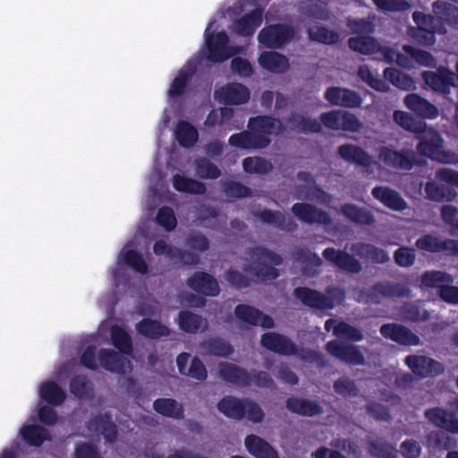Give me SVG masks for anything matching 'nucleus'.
Returning a JSON list of instances; mask_svg holds the SVG:
<instances>
[{
	"label": "nucleus",
	"mask_w": 458,
	"mask_h": 458,
	"mask_svg": "<svg viewBox=\"0 0 458 458\" xmlns=\"http://www.w3.org/2000/svg\"><path fill=\"white\" fill-rule=\"evenodd\" d=\"M338 156L345 162L354 164L361 167H369L372 164L371 156L361 147L345 143L338 147Z\"/></svg>",
	"instance_id": "24"
},
{
	"label": "nucleus",
	"mask_w": 458,
	"mask_h": 458,
	"mask_svg": "<svg viewBox=\"0 0 458 458\" xmlns=\"http://www.w3.org/2000/svg\"><path fill=\"white\" fill-rule=\"evenodd\" d=\"M325 349L331 356L347 364L361 366L366 363L365 357L357 345L331 340L326 344Z\"/></svg>",
	"instance_id": "7"
},
{
	"label": "nucleus",
	"mask_w": 458,
	"mask_h": 458,
	"mask_svg": "<svg viewBox=\"0 0 458 458\" xmlns=\"http://www.w3.org/2000/svg\"><path fill=\"white\" fill-rule=\"evenodd\" d=\"M153 409L158 414L174 420L184 418V408L182 403L173 398H157L153 402Z\"/></svg>",
	"instance_id": "36"
},
{
	"label": "nucleus",
	"mask_w": 458,
	"mask_h": 458,
	"mask_svg": "<svg viewBox=\"0 0 458 458\" xmlns=\"http://www.w3.org/2000/svg\"><path fill=\"white\" fill-rule=\"evenodd\" d=\"M307 32L310 40L324 45H335L340 40V35L337 31L323 25L318 26L316 30L309 28Z\"/></svg>",
	"instance_id": "50"
},
{
	"label": "nucleus",
	"mask_w": 458,
	"mask_h": 458,
	"mask_svg": "<svg viewBox=\"0 0 458 458\" xmlns=\"http://www.w3.org/2000/svg\"><path fill=\"white\" fill-rule=\"evenodd\" d=\"M333 334L338 338L351 342H360L364 339V335L361 329L345 321L338 322L334 327Z\"/></svg>",
	"instance_id": "52"
},
{
	"label": "nucleus",
	"mask_w": 458,
	"mask_h": 458,
	"mask_svg": "<svg viewBox=\"0 0 458 458\" xmlns=\"http://www.w3.org/2000/svg\"><path fill=\"white\" fill-rule=\"evenodd\" d=\"M384 77L391 84L403 90H411L415 87V82L410 75L395 68H386Z\"/></svg>",
	"instance_id": "48"
},
{
	"label": "nucleus",
	"mask_w": 458,
	"mask_h": 458,
	"mask_svg": "<svg viewBox=\"0 0 458 458\" xmlns=\"http://www.w3.org/2000/svg\"><path fill=\"white\" fill-rule=\"evenodd\" d=\"M20 434L30 446H41L46 440L49 439L47 430L39 425H24Z\"/></svg>",
	"instance_id": "40"
},
{
	"label": "nucleus",
	"mask_w": 458,
	"mask_h": 458,
	"mask_svg": "<svg viewBox=\"0 0 458 458\" xmlns=\"http://www.w3.org/2000/svg\"><path fill=\"white\" fill-rule=\"evenodd\" d=\"M178 326L188 334H196L202 327L203 318L200 315L190 310H181L178 313Z\"/></svg>",
	"instance_id": "46"
},
{
	"label": "nucleus",
	"mask_w": 458,
	"mask_h": 458,
	"mask_svg": "<svg viewBox=\"0 0 458 458\" xmlns=\"http://www.w3.org/2000/svg\"><path fill=\"white\" fill-rule=\"evenodd\" d=\"M425 83L434 91L448 95L451 88L454 87V73L449 69L439 70L438 72L426 71L422 72Z\"/></svg>",
	"instance_id": "17"
},
{
	"label": "nucleus",
	"mask_w": 458,
	"mask_h": 458,
	"mask_svg": "<svg viewBox=\"0 0 458 458\" xmlns=\"http://www.w3.org/2000/svg\"><path fill=\"white\" fill-rule=\"evenodd\" d=\"M352 250L360 257L365 258L372 263L386 264L390 261L388 252L372 243L358 242Z\"/></svg>",
	"instance_id": "35"
},
{
	"label": "nucleus",
	"mask_w": 458,
	"mask_h": 458,
	"mask_svg": "<svg viewBox=\"0 0 458 458\" xmlns=\"http://www.w3.org/2000/svg\"><path fill=\"white\" fill-rule=\"evenodd\" d=\"M428 199L437 202L452 201L456 197V191L436 182H428L424 188Z\"/></svg>",
	"instance_id": "42"
},
{
	"label": "nucleus",
	"mask_w": 458,
	"mask_h": 458,
	"mask_svg": "<svg viewBox=\"0 0 458 458\" xmlns=\"http://www.w3.org/2000/svg\"><path fill=\"white\" fill-rule=\"evenodd\" d=\"M195 170L197 175L202 179H217L221 176L219 167L206 157L195 161Z\"/></svg>",
	"instance_id": "56"
},
{
	"label": "nucleus",
	"mask_w": 458,
	"mask_h": 458,
	"mask_svg": "<svg viewBox=\"0 0 458 458\" xmlns=\"http://www.w3.org/2000/svg\"><path fill=\"white\" fill-rule=\"evenodd\" d=\"M193 72L181 70L173 80L168 95L170 98H179L183 95L186 88L191 82Z\"/></svg>",
	"instance_id": "55"
},
{
	"label": "nucleus",
	"mask_w": 458,
	"mask_h": 458,
	"mask_svg": "<svg viewBox=\"0 0 458 458\" xmlns=\"http://www.w3.org/2000/svg\"><path fill=\"white\" fill-rule=\"evenodd\" d=\"M369 453L377 458H397L396 449L386 441L372 440L368 443Z\"/></svg>",
	"instance_id": "57"
},
{
	"label": "nucleus",
	"mask_w": 458,
	"mask_h": 458,
	"mask_svg": "<svg viewBox=\"0 0 458 458\" xmlns=\"http://www.w3.org/2000/svg\"><path fill=\"white\" fill-rule=\"evenodd\" d=\"M291 129L298 133H319L322 131L321 123L314 118L298 113H293L287 117Z\"/></svg>",
	"instance_id": "33"
},
{
	"label": "nucleus",
	"mask_w": 458,
	"mask_h": 458,
	"mask_svg": "<svg viewBox=\"0 0 458 458\" xmlns=\"http://www.w3.org/2000/svg\"><path fill=\"white\" fill-rule=\"evenodd\" d=\"M89 427L103 435L106 442L114 443L117 439V426L112 420L109 412L98 414L89 420Z\"/></svg>",
	"instance_id": "32"
},
{
	"label": "nucleus",
	"mask_w": 458,
	"mask_h": 458,
	"mask_svg": "<svg viewBox=\"0 0 458 458\" xmlns=\"http://www.w3.org/2000/svg\"><path fill=\"white\" fill-rule=\"evenodd\" d=\"M440 216L447 225L452 234L458 236V208L452 204L443 205L440 208Z\"/></svg>",
	"instance_id": "59"
},
{
	"label": "nucleus",
	"mask_w": 458,
	"mask_h": 458,
	"mask_svg": "<svg viewBox=\"0 0 458 458\" xmlns=\"http://www.w3.org/2000/svg\"><path fill=\"white\" fill-rule=\"evenodd\" d=\"M394 122L407 131L415 133L416 135L420 132H423L426 123L417 121L411 114L406 112L397 110L394 113Z\"/></svg>",
	"instance_id": "51"
},
{
	"label": "nucleus",
	"mask_w": 458,
	"mask_h": 458,
	"mask_svg": "<svg viewBox=\"0 0 458 458\" xmlns=\"http://www.w3.org/2000/svg\"><path fill=\"white\" fill-rule=\"evenodd\" d=\"M372 292L383 297L409 296L411 290L404 284L391 282H378L372 286Z\"/></svg>",
	"instance_id": "44"
},
{
	"label": "nucleus",
	"mask_w": 458,
	"mask_h": 458,
	"mask_svg": "<svg viewBox=\"0 0 458 458\" xmlns=\"http://www.w3.org/2000/svg\"><path fill=\"white\" fill-rule=\"evenodd\" d=\"M285 407L289 411L303 417H314L324 413V408L320 403L306 398L288 397Z\"/></svg>",
	"instance_id": "22"
},
{
	"label": "nucleus",
	"mask_w": 458,
	"mask_h": 458,
	"mask_svg": "<svg viewBox=\"0 0 458 458\" xmlns=\"http://www.w3.org/2000/svg\"><path fill=\"white\" fill-rule=\"evenodd\" d=\"M39 395L44 401L54 406L62 404L66 398L65 392L55 381H47L42 384Z\"/></svg>",
	"instance_id": "41"
},
{
	"label": "nucleus",
	"mask_w": 458,
	"mask_h": 458,
	"mask_svg": "<svg viewBox=\"0 0 458 458\" xmlns=\"http://www.w3.org/2000/svg\"><path fill=\"white\" fill-rule=\"evenodd\" d=\"M324 98L332 106L345 108L360 107L363 101L361 96L355 90L338 86H331L327 88L324 94Z\"/></svg>",
	"instance_id": "11"
},
{
	"label": "nucleus",
	"mask_w": 458,
	"mask_h": 458,
	"mask_svg": "<svg viewBox=\"0 0 458 458\" xmlns=\"http://www.w3.org/2000/svg\"><path fill=\"white\" fill-rule=\"evenodd\" d=\"M242 167L248 174H266L272 170V164L261 157H248L242 160Z\"/></svg>",
	"instance_id": "53"
},
{
	"label": "nucleus",
	"mask_w": 458,
	"mask_h": 458,
	"mask_svg": "<svg viewBox=\"0 0 458 458\" xmlns=\"http://www.w3.org/2000/svg\"><path fill=\"white\" fill-rule=\"evenodd\" d=\"M175 140L181 147L191 148L199 140L197 129L187 121H180L174 131Z\"/></svg>",
	"instance_id": "38"
},
{
	"label": "nucleus",
	"mask_w": 458,
	"mask_h": 458,
	"mask_svg": "<svg viewBox=\"0 0 458 458\" xmlns=\"http://www.w3.org/2000/svg\"><path fill=\"white\" fill-rule=\"evenodd\" d=\"M123 261L136 272L145 275L148 273V265L143 256L135 250H128L123 253Z\"/></svg>",
	"instance_id": "63"
},
{
	"label": "nucleus",
	"mask_w": 458,
	"mask_h": 458,
	"mask_svg": "<svg viewBox=\"0 0 458 458\" xmlns=\"http://www.w3.org/2000/svg\"><path fill=\"white\" fill-rule=\"evenodd\" d=\"M246 254L253 265L247 266L244 270L253 274L259 281L267 282L279 277V270L276 266L283 263L280 254L262 246L247 249Z\"/></svg>",
	"instance_id": "1"
},
{
	"label": "nucleus",
	"mask_w": 458,
	"mask_h": 458,
	"mask_svg": "<svg viewBox=\"0 0 458 458\" xmlns=\"http://www.w3.org/2000/svg\"><path fill=\"white\" fill-rule=\"evenodd\" d=\"M245 399L233 395L224 396L216 404V408L226 418L242 420L245 417Z\"/></svg>",
	"instance_id": "30"
},
{
	"label": "nucleus",
	"mask_w": 458,
	"mask_h": 458,
	"mask_svg": "<svg viewBox=\"0 0 458 458\" xmlns=\"http://www.w3.org/2000/svg\"><path fill=\"white\" fill-rule=\"evenodd\" d=\"M230 146L241 149H263L271 143L269 138H265L250 130L232 134L228 139Z\"/></svg>",
	"instance_id": "20"
},
{
	"label": "nucleus",
	"mask_w": 458,
	"mask_h": 458,
	"mask_svg": "<svg viewBox=\"0 0 458 458\" xmlns=\"http://www.w3.org/2000/svg\"><path fill=\"white\" fill-rule=\"evenodd\" d=\"M378 158L386 166L403 171H411L414 166H424L425 160H419L417 153L411 148L395 150L390 147H382L379 149Z\"/></svg>",
	"instance_id": "3"
},
{
	"label": "nucleus",
	"mask_w": 458,
	"mask_h": 458,
	"mask_svg": "<svg viewBox=\"0 0 458 458\" xmlns=\"http://www.w3.org/2000/svg\"><path fill=\"white\" fill-rule=\"evenodd\" d=\"M415 245L418 249L428 252L438 253L446 251L454 256L458 255V240H441L437 236L425 234L416 241Z\"/></svg>",
	"instance_id": "16"
},
{
	"label": "nucleus",
	"mask_w": 458,
	"mask_h": 458,
	"mask_svg": "<svg viewBox=\"0 0 458 458\" xmlns=\"http://www.w3.org/2000/svg\"><path fill=\"white\" fill-rule=\"evenodd\" d=\"M215 97L225 105H242L249 101L250 90L241 83H227L216 90Z\"/></svg>",
	"instance_id": "18"
},
{
	"label": "nucleus",
	"mask_w": 458,
	"mask_h": 458,
	"mask_svg": "<svg viewBox=\"0 0 458 458\" xmlns=\"http://www.w3.org/2000/svg\"><path fill=\"white\" fill-rule=\"evenodd\" d=\"M292 213L307 225H330L333 223L331 215L315 205L304 202L294 203L291 208Z\"/></svg>",
	"instance_id": "8"
},
{
	"label": "nucleus",
	"mask_w": 458,
	"mask_h": 458,
	"mask_svg": "<svg viewBox=\"0 0 458 458\" xmlns=\"http://www.w3.org/2000/svg\"><path fill=\"white\" fill-rule=\"evenodd\" d=\"M98 358L100 366L110 372H123L124 359L115 351L102 348L99 350Z\"/></svg>",
	"instance_id": "39"
},
{
	"label": "nucleus",
	"mask_w": 458,
	"mask_h": 458,
	"mask_svg": "<svg viewBox=\"0 0 458 458\" xmlns=\"http://www.w3.org/2000/svg\"><path fill=\"white\" fill-rule=\"evenodd\" d=\"M110 335L113 345L122 353L131 354L132 352V341L130 335L120 326H112Z\"/></svg>",
	"instance_id": "47"
},
{
	"label": "nucleus",
	"mask_w": 458,
	"mask_h": 458,
	"mask_svg": "<svg viewBox=\"0 0 458 458\" xmlns=\"http://www.w3.org/2000/svg\"><path fill=\"white\" fill-rule=\"evenodd\" d=\"M341 214L347 220L357 225L371 226L376 223V217L372 211L353 203L342 204Z\"/></svg>",
	"instance_id": "25"
},
{
	"label": "nucleus",
	"mask_w": 458,
	"mask_h": 458,
	"mask_svg": "<svg viewBox=\"0 0 458 458\" xmlns=\"http://www.w3.org/2000/svg\"><path fill=\"white\" fill-rule=\"evenodd\" d=\"M404 104L409 110L424 119L433 120L439 114L434 104L415 93L407 95L404 98Z\"/></svg>",
	"instance_id": "23"
},
{
	"label": "nucleus",
	"mask_w": 458,
	"mask_h": 458,
	"mask_svg": "<svg viewBox=\"0 0 458 458\" xmlns=\"http://www.w3.org/2000/svg\"><path fill=\"white\" fill-rule=\"evenodd\" d=\"M259 65L273 73H284L289 69L288 58L277 52H263L259 57Z\"/></svg>",
	"instance_id": "34"
},
{
	"label": "nucleus",
	"mask_w": 458,
	"mask_h": 458,
	"mask_svg": "<svg viewBox=\"0 0 458 458\" xmlns=\"http://www.w3.org/2000/svg\"><path fill=\"white\" fill-rule=\"evenodd\" d=\"M258 216L264 224L273 225L282 231L293 232L298 227L293 218L286 217L278 210L265 208L259 213Z\"/></svg>",
	"instance_id": "31"
},
{
	"label": "nucleus",
	"mask_w": 458,
	"mask_h": 458,
	"mask_svg": "<svg viewBox=\"0 0 458 458\" xmlns=\"http://www.w3.org/2000/svg\"><path fill=\"white\" fill-rule=\"evenodd\" d=\"M404 364L419 378L435 377L445 372V366L425 355L410 354L405 357Z\"/></svg>",
	"instance_id": "6"
},
{
	"label": "nucleus",
	"mask_w": 458,
	"mask_h": 458,
	"mask_svg": "<svg viewBox=\"0 0 458 458\" xmlns=\"http://www.w3.org/2000/svg\"><path fill=\"white\" fill-rule=\"evenodd\" d=\"M322 256L327 262L344 272L359 274L362 270L360 261L344 250L328 247L323 250Z\"/></svg>",
	"instance_id": "10"
},
{
	"label": "nucleus",
	"mask_w": 458,
	"mask_h": 458,
	"mask_svg": "<svg viewBox=\"0 0 458 458\" xmlns=\"http://www.w3.org/2000/svg\"><path fill=\"white\" fill-rule=\"evenodd\" d=\"M394 260L401 267H411L416 260V251L413 248L401 246L394 252Z\"/></svg>",
	"instance_id": "64"
},
{
	"label": "nucleus",
	"mask_w": 458,
	"mask_h": 458,
	"mask_svg": "<svg viewBox=\"0 0 458 458\" xmlns=\"http://www.w3.org/2000/svg\"><path fill=\"white\" fill-rule=\"evenodd\" d=\"M234 315L238 319L246 324L258 326L262 311L248 304H238L234 308Z\"/></svg>",
	"instance_id": "54"
},
{
	"label": "nucleus",
	"mask_w": 458,
	"mask_h": 458,
	"mask_svg": "<svg viewBox=\"0 0 458 458\" xmlns=\"http://www.w3.org/2000/svg\"><path fill=\"white\" fill-rule=\"evenodd\" d=\"M205 31V42L208 51V60L211 63H223L233 56L236 51L229 47V37L224 30L216 33H208L209 27Z\"/></svg>",
	"instance_id": "5"
},
{
	"label": "nucleus",
	"mask_w": 458,
	"mask_h": 458,
	"mask_svg": "<svg viewBox=\"0 0 458 458\" xmlns=\"http://www.w3.org/2000/svg\"><path fill=\"white\" fill-rule=\"evenodd\" d=\"M247 451L255 458H279L277 451L262 437L250 434L245 437Z\"/></svg>",
	"instance_id": "26"
},
{
	"label": "nucleus",
	"mask_w": 458,
	"mask_h": 458,
	"mask_svg": "<svg viewBox=\"0 0 458 458\" xmlns=\"http://www.w3.org/2000/svg\"><path fill=\"white\" fill-rule=\"evenodd\" d=\"M248 128L252 133L268 138L271 134H281L285 128L279 119L271 115H257L250 117L248 122Z\"/></svg>",
	"instance_id": "19"
},
{
	"label": "nucleus",
	"mask_w": 458,
	"mask_h": 458,
	"mask_svg": "<svg viewBox=\"0 0 458 458\" xmlns=\"http://www.w3.org/2000/svg\"><path fill=\"white\" fill-rule=\"evenodd\" d=\"M293 296L305 306L318 310H332L335 307L334 301L318 290L299 286L293 290Z\"/></svg>",
	"instance_id": "14"
},
{
	"label": "nucleus",
	"mask_w": 458,
	"mask_h": 458,
	"mask_svg": "<svg viewBox=\"0 0 458 458\" xmlns=\"http://www.w3.org/2000/svg\"><path fill=\"white\" fill-rule=\"evenodd\" d=\"M381 335L400 345L418 346L421 344L419 335L407 327L397 323L383 324L379 329Z\"/></svg>",
	"instance_id": "9"
},
{
	"label": "nucleus",
	"mask_w": 458,
	"mask_h": 458,
	"mask_svg": "<svg viewBox=\"0 0 458 458\" xmlns=\"http://www.w3.org/2000/svg\"><path fill=\"white\" fill-rule=\"evenodd\" d=\"M223 191L226 197L232 199L248 198L252 194L250 187L235 181L225 182L223 183Z\"/></svg>",
	"instance_id": "61"
},
{
	"label": "nucleus",
	"mask_w": 458,
	"mask_h": 458,
	"mask_svg": "<svg viewBox=\"0 0 458 458\" xmlns=\"http://www.w3.org/2000/svg\"><path fill=\"white\" fill-rule=\"evenodd\" d=\"M190 289L204 296L216 297L220 293L217 280L204 271H196L187 279Z\"/></svg>",
	"instance_id": "15"
},
{
	"label": "nucleus",
	"mask_w": 458,
	"mask_h": 458,
	"mask_svg": "<svg viewBox=\"0 0 458 458\" xmlns=\"http://www.w3.org/2000/svg\"><path fill=\"white\" fill-rule=\"evenodd\" d=\"M453 282L454 278L451 275L438 270L426 271L420 276L421 285L425 288H437L440 290L441 286Z\"/></svg>",
	"instance_id": "49"
},
{
	"label": "nucleus",
	"mask_w": 458,
	"mask_h": 458,
	"mask_svg": "<svg viewBox=\"0 0 458 458\" xmlns=\"http://www.w3.org/2000/svg\"><path fill=\"white\" fill-rule=\"evenodd\" d=\"M199 348L201 354L216 357L226 358L233 352V345L218 336L201 341Z\"/></svg>",
	"instance_id": "29"
},
{
	"label": "nucleus",
	"mask_w": 458,
	"mask_h": 458,
	"mask_svg": "<svg viewBox=\"0 0 458 458\" xmlns=\"http://www.w3.org/2000/svg\"><path fill=\"white\" fill-rule=\"evenodd\" d=\"M262 8H255L238 19L235 22V31L238 35L249 37L254 34L263 21Z\"/></svg>",
	"instance_id": "28"
},
{
	"label": "nucleus",
	"mask_w": 458,
	"mask_h": 458,
	"mask_svg": "<svg viewBox=\"0 0 458 458\" xmlns=\"http://www.w3.org/2000/svg\"><path fill=\"white\" fill-rule=\"evenodd\" d=\"M348 46L352 51L362 55L376 54L380 49V44L369 36L352 37L348 39Z\"/></svg>",
	"instance_id": "43"
},
{
	"label": "nucleus",
	"mask_w": 458,
	"mask_h": 458,
	"mask_svg": "<svg viewBox=\"0 0 458 458\" xmlns=\"http://www.w3.org/2000/svg\"><path fill=\"white\" fill-rule=\"evenodd\" d=\"M419 140L416 153L440 164L456 165L458 155L452 151L444 150L445 140L442 135L433 128L425 127L423 132L416 135Z\"/></svg>",
	"instance_id": "2"
},
{
	"label": "nucleus",
	"mask_w": 458,
	"mask_h": 458,
	"mask_svg": "<svg viewBox=\"0 0 458 458\" xmlns=\"http://www.w3.org/2000/svg\"><path fill=\"white\" fill-rule=\"evenodd\" d=\"M434 12L448 23H458V7L450 3H434Z\"/></svg>",
	"instance_id": "62"
},
{
	"label": "nucleus",
	"mask_w": 458,
	"mask_h": 458,
	"mask_svg": "<svg viewBox=\"0 0 458 458\" xmlns=\"http://www.w3.org/2000/svg\"><path fill=\"white\" fill-rule=\"evenodd\" d=\"M137 332L145 338L157 340L161 337H167L171 334L168 327L157 319L144 318L136 324Z\"/></svg>",
	"instance_id": "27"
},
{
	"label": "nucleus",
	"mask_w": 458,
	"mask_h": 458,
	"mask_svg": "<svg viewBox=\"0 0 458 458\" xmlns=\"http://www.w3.org/2000/svg\"><path fill=\"white\" fill-rule=\"evenodd\" d=\"M333 387L336 394L344 397H356L360 393L355 381L347 377L336 379L334 382Z\"/></svg>",
	"instance_id": "60"
},
{
	"label": "nucleus",
	"mask_w": 458,
	"mask_h": 458,
	"mask_svg": "<svg viewBox=\"0 0 458 458\" xmlns=\"http://www.w3.org/2000/svg\"><path fill=\"white\" fill-rule=\"evenodd\" d=\"M70 391L78 399H90L93 397V384L85 375L74 376L70 381Z\"/></svg>",
	"instance_id": "45"
},
{
	"label": "nucleus",
	"mask_w": 458,
	"mask_h": 458,
	"mask_svg": "<svg viewBox=\"0 0 458 458\" xmlns=\"http://www.w3.org/2000/svg\"><path fill=\"white\" fill-rule=\"evenodd\" d=\"M172 182L174 190L179 192L202 195L207 191L205 183L179 174L173 176Z\"/></svg>",
	"instance_id": "37"
},
{
	"label": "nucleus",
	"mask_w": 458,
	"mask_h": 458,
	"mask_svg": "<svg viewBox=\"0 0 458 458\" xmlns=\"http://www.w3.org/2000/svg\"><path fill=\"white\" fill-rule=\"evenodd\" d=\"M296 33L291 25L275 23L263 28L258 35V40L267 48L277 49L292 41Z\"/></svg>",
	"instance_id": "4"
},
{
	"label": "nucleus",
	"mask_w": 458,
	"mask_h": 458,
	"mask_svg": "<svg viewBox=\"0 0 458 458\" xmlns=\"http://www.w3.org/2000/svg\"><path fill=\"white\" fill-rule=\"evenodd\" d=\"M260 343L266 349L280 355L298 354L297 345L287 336L276 332L264 333L261 335Z\"/></svg>",
	"instance_id": "12"
},
{
	"label": "nucleus",
	"mask_w": 458,
	"mask_h": 458,
	"mask_svg": "<svg viewBox=\"0 0 458 458\" xmlns=\"http://www.w3.org/2000/svg\"><path fill=\"white\" fill-rule=\"evenodd\" d=\"M371 194L391 210L402 212L408 208V204L402 195L389 187L376 186L372 189Z\"/></svg>",
	"instance_id": "21"
},
{
	"label": "nucleus",
	"mask_w": 458,
	"mask_h": 458,
	"mask_svg": "<svg viewBox=\"0 0 458 458\" xmlns=\"http://www.w3.org/2000/svg\"><path fill=\"white\" fill-rule=\"evenodd\" d=\"M403 50L406 55L411 57L412 63L416 62L418 64L426 67L433 65L434 57L429 52L411 45L403 46Z\"/></svg>",
	"instance_id": "58"
},
{
	"label": "nucleus",
	"mask_w": 458,
	"mask_h": 458,
	"mask_svg": "<svg viewBox=\"0 0 458 458\" xmlns=\"http://www.w3.org/2000/svg\"><path fill=\"white\" fill-rule=\"evenodd\" d=\"M219 377L225 382L240 387H247L251 384V373L236 364L221 361L217 370Z\"/></svg>",
	"instance_id": "13"
}]
</instances>
